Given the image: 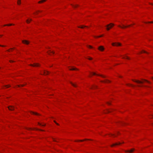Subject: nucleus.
<instances>
[{"mask_svg": "<svg viewBox=\"0 0 153 153\" xmlns=\"http://www.w3.org/2000/svg\"><path fill=\"white\" fill-rule=\"evenodd\" d=\"M114 25L112 23H110V24L107 25L106 26L107 27L106 28V29L108 30H109Z\"/></svg>", "mask_w": 153, "mask_h": 153, "instance_id": "f257e3e1", "label": "nucleus"}, {"mask_svg": "<svg viewBox=\"0 0 153 153\" xmlns=\"http://www.w3.org/2000/svg\"><path fill=\"white\" fill-rule=\"evenodd\" d=\"M112 45L113 46H120L121 45V44L120 43H118V42H114V43H113L112 44Z\"/></svg>", "mask_w": 153, "mask_h": 153, "instance_id": "f03ea898", "label": "nucleus"}, {"mask_svg": "<svg viewBox=\"0 0 153 153\" xmlns=\"http://www.w3.org/2000/svg\"><path fill=\"white\" fill-rule=\"evenodd\" d=\"M9 109L11 111H13L14 110V107L13 106H10L8 107Z\"/></svg>", "mask_w": 153, "mask_h": 153, "instance_id": "7ed1b4c3", "label": "nucleus"}, {"mask_svg": "<svg viewBox=\"0 0 153 153\" xmlns=\"http://www.w3.org/2000/svg\"><path fill=\"white\" fill-rule=\"evenodd\" d=\"M130 26V25H129L128 26H125L124 25H122V26H120V25H119L118 26L122 28H126L127 27H128L129 26Z\"/></svg>", "mask_w": 153, "mask_h": 153, "instance_id": "20e7f679", "label": "nucleus"}, {"mask_svg": "<svg viewBox=\"0 0 153 153\" xmlns=\"http://www.w3.org/2000/svg\"><path fill=\"white\" fill-rule=\"evenodd\" d=\"M22 42L24 43V44H27V45H28L29 44V42L28 41H27V40H23L22 41Z\"/></svg>", "mask_w": 153, "mask_h": 153, "instance_id": "39448f33", "label": "nucleus"}, {"mask_svg": "<svg viewBox=\"0 0 153 153\" xmlns=\"http://www.w3.org/2000/svg\"><path fill=\"white\" fill-rule=\"evenodd\" d=\"M133 81L135 82H136L138 83H142L143 82L142 81H140L138 80H133Z\"/></svg>", "mask_w": 153, "mask_h": 153, "instance_id": "423d86ee", "label": "nucleus"}, {"mask_svg": "<svg viewBox=\"0 0 153 153\" xmlns=\"http://www.w3.org/2000/svg\"><path fill=\"white\" fill-rule=\"evenodd\" d=\"M104 48L102 46H100L98 48V49L100 51H102L104 50Z\"/></svg>", "mask_w": 153, "mask_h": 153, "instance_id": "0eeeda50", "label": "nucleus"}, {"mask_svg": "<svg viewBox=\"0 0 153 153\" xmlns=\"http://www.w3.org/2000/svg\"><path fill=\"white\" fill-rule=\"evenodd\" d=\"M30 65L34 67H38L39 66V64L38 63H34L33 64H31Z\"/></svg>", "mask_w": 153, "mask_h": 153, "instance_id": "6e6552de", "label": "nucleus"}, {"mask_svg": "<svg viewBox=\"0 0 153 153\" xmlns=\"http://www.w3.org/2000/svg\"><path fill=\"white\" fill-rule=\"evenodd\" d=\"M49 72L46 71H44L43 72V73L42 74H44L45 75H47L49 74Z\"/></svg>", "mask_w": 153, "mask_h": 153, "instance_id": "1a4fd4ad", "label": "nucleus"}, {"mask_svg": "<svg viewBox=\"0 0 153 153\" xmlns=\"http://www.w3.org/2000/svg\"><path fill=\"white\" fill-rule=\"evenodd\" d=\"M91 73L93 75H97L98 76H100L103 78L105 77V76H103V75H98V74L97 75V74L95 73H94V72H93V73Z\"/></svg>", "mask_w": 153, "mask_h": 153, "instance_id": "9d476101", "label": "nucleus"}, {"mask_svg": "<svg viewBox=\"0 0 153 153\" xmlns=\"http://www.w3.org/2000/svg\"><path fill=\"white\" fill-rule=\"evenodd\" d=\"M121 144V143H120V142H119L118 143H116L113 144L112 145H111V147H113V146H114L117 145H119V144Z\"/></svg>", "mask_w": 153, "mask_h": 153, "instance_id": "9b49d317", "label": "nucleus"}, {"mask_svg": "<svg viewBox=\"0 0 153 153\" xmlns=\"http://www.w3.org/2000/svg\"><path fill=\"white\" fill-rule=\"evenodd\" d=\"M27 129H28V130H29V129H32V130H34L35 129H36V130H40V131H44L43 130H42V129H38V128H34L33 129H32L30 128H27Z\"/></svg>", "mask_w": 153, "mask_h": 153, "instance_id": "f8f14e48", "label": "nucleus"}, {"mask_svg": "<svg viewBox=\"0 0 153 153\" xmlns=\"http://www.w3.org/2000/svg\"><path fill=\"white\" fill-rule=\"evenodd\" d=\"M101 82H110V81L106 79L105 81H101Z\"/></svg>", "mask_w": 153, "mask_h": 153, "instance_id": "ddd939ff", "label": "nucleus"}, {"mask_svg": "<svg viewBox=\"0 0 153 153\" xmlns=\"http://www.w3.org/2000/svg\"><path fill=\"white\" fill-rule=\"evenodd\" d=\"M134 150V149H131V150H130V151H129V150H127V151H126V152H133V151Z\"/></svg>", "mask_w": 153, "mask_h": 153, "instance_id": "4468645a", "label": "nucleus"}, {"mask_svg": "<svg viewBox=\"0 0 153 153\" xmlns=\"http://www.w3.org/2000/svg\"><path fill=\"white\" fill-rule=\"evenodd\" d=\"M32 20L31 19H27V20H26V21L27 23H29L30 22V21H31Z\"/></svg>", "mask_w": 153, "mask_h": 153, "instance_id": "2eb2a0df", "label": "nucleus"}, {"mask_svg": "<svg viewBox=\"0 0 153 153\" xmlns=\"http://www.w3.org/2000/svg\"><path fill=\"white\" fill-rule=\"evenodd\" d=\"M46 1V0H41V1H39L38 3H42V2L45 1Z\"/></svg>", "mask_w": 153, "mask_h": 153, "instance_id": "dca6fc26", "label": "nucleus"}, {"mask_svg": "<svg viewBox=\"0 0 153 153\" xmlns=\"http://www.w3.org/2000/svg\"><path fill=\"white\" fill-rule=\"evenodd\" d=\"M70 70H78V69H77L76 68H71L70 69Z\"/></svg>", "mask_w": 153, "mask_h": 153, "instance_id": "f3484780", "label": "nucleus"}, {"mask_svg": "<svg viewBox=\"0 0 153 153\" xmlns=\"http://www.w3.org/2000/svg\"><path fill=\"white\" fill-rule=\"evenodd\" d=\"M84 27H87V26H86L82 25L80 26H79L78 27L80 28H83Z\"/></svg>", "mask_w": 153, "mask_h": 153, "instance_id": "a211bd4d", "label": "nucleus"}, {"mask_svg": "<svg viewBox=\"0 0 153 153\" xmlns=\"http://www.w3.org/2000/svg\"><path fill=\"white\" fill-rule=\"evenodd\" d=\"M30 113L32 114H36V115H39V114L37 113L34 112H32V111H31Z\"/></svg>", "mask_w": 153, "mask_h": 153, "instance_id": "6ab92c4d", "label": "nucleus"}, {"mask_svg": "<svg viewBox=\"0 0 153 153\" xmlns=\"http://www.w3.org/2000/svg\"><path fill=\"white\" fill-rule=\"evenodd\" d=\"M51 53H52L53 54L54 53V52L53 51H50L49 53L48 54H51Z\"/></svg>", "mask_w": 153, "mask_h": 153, "instance_id": "aec40b11", "label": "nucleus"}, {"mask_svg": "<svg viewBox=\"0 0 153 153\" xmlns=\"http://www.w3.org/2000/svg\"><path fill=\"white\" fill-rule=\"evenodd\" d=\"M21 0H18L17 4H18L19 5L21 4Z\"/></svg>", "mask_w": 153, "mask_h": 153, "instance_id": "412c9836", "label": "nucleus"}, {"mask_svg": "<svg viewBox=\"0 0 153 153\" xmlns=\"http://www.w3.org/2000/svg\"><path fill=\"white\" fill-rule=\"evenodd\" d=\"M70 83L72 84V85L73 86H74V87H76V85L75 84H74L72 82H71Z\"/></svg>", "mask_w": 153, "mask_h": 153, "instance_id": "4be33fe9", "label": "nucleus"}, {"mask_svg": "<svg viewBox=\"0 0 153 153\" xmlns=\"http://www.w3.org/2000/svg\"><path fill=\"white\" fill-rule=\"evenodd\" d=\"M13 25V24H7V25H4V26H11V25Z\"/></svg>", "mask_w": 153, "mask_h": 153, "instance_id": "5701e85b", "label": "nucleus"}, {"mask_svg": "<svg viewBox=\"0 0 153 153\" xmlns=\"http://www.w3.org/2000/svg\"><path fill=\"white\" fill-rule=\"evenodd\" d=\"M38 124L39 125H40V126H45V125H42V124H41V123H38Z\"/></svg>", "mask_w": 153, "mask_h": 153, "instance_id": "b1692460", "label": "nucleus"}, {"mask_svg": "<svg viewBox=\"0 0 153 153\" xmlns=\"http://www.w3.org/2000/svg\"><path fill=\"white\" fill-rule=\"evenodd\" d=\"M78 6V5L77 4H76L75 5H73V6L74 8H76Z\"/></svg>", "mask_w": 153, "mask_h": 153, "instance_id": "393cba45", "label": "nucleus"}, {"mask_svg": "<svg viewBox=\"0 0 153 153\" xmlns=\"http://www.w3.org/2000/svg\"><path fill=\"white\" fill-rule=\"evenodd\" d=\"M123 58L129 59V58L128 57H127V56H125V57H123Z\"/></svg>", "mask_w": 153, "mask_h": 153, "instance_id": "a878e982", "label": "nucleus"}, {"mask_svg": "<svg viewBox=\"0 0 153 153\" xmlns=\"http://www.w3.org/2000/svg\"><path fill=\"white\" fill-rule=\"evenodd\" d=\"M103 36V35H101L100 36H94V37L95 38H98V37H102Z\"/></svg>", "mask_w": 153, "mask_h": 153, "instance_id": "bb28decb", "label": "nucleus"}, {"mask_svg": "<svg viewBox=\"0 0 153 153\" xmlns=\"http://www.w3.org/2000/svg\"><path fill=\"white\" fill-rule=\"evenodd\" d=\"M5 87H6L7 88H8V87H10V85H6L5 86Z\"/></svg>", "mask_w": 153, "mask_h": 153, "instance_id": "cd10ccee", "label": "nucleus"}, {"mask_svg": "<svg viewBox=\"0 0 153 153\" xmlns=\"http://www.w3.org/2000/svg\"><path fill=\"white\" fill-rule=\"evenodd\" d=\"M144 81H146V82H147L148 83H150V82H149V81L147 80H146V79H143Z\"/></svg>", "mask_w": 153, "mask_h": 153, "instance_id": "c85d7f7f", "label": "nucleus"}, {"mask_svg": "<svg viewBox=\"0 0 153 153\" xmlns=\"http://www.w3.org/2000/svg\"><path fill=\"white\" fill-rule=\"evenodd\" d=\"M96 88V86H92L91 87H90V88L91 89H92V88Z\"/></svg>", "mask_w": 153, "mask_h": 153, "instance_id": "c756f323", "label": "nucleus"}, {"mask_svg": "<svg viewBox=\"0 0 153 153\" xmlns=\"http://www.w3.org/2000/svg\"><path fill=\"white\" fill-rule=\"evenodd\" d=\"M54 123H56L57 125H59V124L58 123H57L54 120Z\"/></svg>", "mask_w": 153, "mask_h": 153, "instance_id": "7c9ffc66", "label": "nucleus"}, {"mask_svg": "<svg viewBox=\"0 0 153 153\" xmlns=\"http://www.w3.org/2000/svg\"><path fill=\"white\" fill-rule=\"evenodd\" d=\"M142 52H144V53H147V52H146V51H143L142 52H141V53H142Z\"/></svg>", "mask_w": 153, "mask_h": 153, "instance_id": "2f4dec72", "label": "nucleus"}, {"mask_svg": "<svg viewBox=\"0 0 153 153\" xmlns=\"http://www.w3.org/2000/svg\"><path fill=\"white\" fill-rule=\"evenodd\" d=\"M88 47L90 48H92V47L91 45H88Z\"/></svg>", "mask_w": 153, "mask_h": 153, "instance_id": "473e14b6", "label": "nucleus"}, {"mask_svg": "<svg viewBox=\"0 0 153 153\" xmlns=\"http://www.w3.org/2000/svg\"><path fill=\"white\" fill-rule=\"evenodd\" d=\"M130 85L132 87H134V85H132V84H130Z\"/></svg>", "mask_w": 153, "mask_h": 153, "instance_id": "72a5a7b5", "label": "nucleus"}, {"mask_svg": "<svg viewBox=\"0 0 153 153\" xmlns=\"http://www.w3.org/2000/svg\"><path fill=\"white\" fill-rule=\"evenodd\" d=\"M87 140V139H85V140H79L80 141H84V140Z\"/></svg>", "mask_w": 153, "mask_h": 153, "instance_id": "f704fd0d", "label": "nucleus"}, {"mask_svg": "<svg viewBox=\"0 0 153 153\" xmlns=\"http://www.w3.org/2000/svg\"><path fill=\"white\" fill-rule=\"evenodd\" d=\"M88 59H89V60H92V58H91H91H88Z\"/></svg>", "mask_w": 153, "mask_h": 153, "instance_id": "c9c22d12", "label": "nucleus"}, {"mask_svg": "<svg viewBox=\"0 0 153 153\" xmlns=\"http://www.w3.org/2000/svg\"><path fill=\"white\" fill-rule=\"evenodd\" d=\"M25 85V84H22L21 85V86L23 87Z\"/></svg>", "mask_w": 153, "mask_h": 153, "instance_id": "e433bc0d", "label": "nucleus"}, {"mask_svg": "<svg viewBox=\"0 0 153 153\" xmlns=\"http://www.w3.org/2000/svg\"><path fill=\"white\" fill-rule=\"evenodd\" d=\"M107 104H108V105H110V103L109 102H107Z\"/></svg>", "mask_w": 153, "mask_h": 153, "instance_id": "4c0bfd02", "label": "nucleus"}, {"mask_svg": "<svg viewBox=\"0 0 153 153\" xmlns=\"http://www.w3.org/2000/svg\"><path fill=\"white\" fill-rule=\"evenodd\" d=\"M148 23H153V22H148Z\"/></svg>", "mask_w": 153, "mask_h": 153, "instance_id": "58836bf2", "label": "nucleus"}, {"mask_svg": "<svg viewBox=\"0 0 153 153\" xmlns=\"http://www.w3.org/2000/svg\"><path fill=\"white\" fill-rule=\"evenodd\" d=\"M110 112V111H109V110H108V111H107V112Z\"/></svg>", "mask_w": 153, "mask_h": 153, "instance_id": "ea45409f", "label": "nucleus"}, {"mask_svg": "<svg viewBox=\"0 0 153 153\" xmlns=\"http://www.w3.org/2000/svg\"><path fill=\"white\" fill-rule=\"evenodd\" d=\"M0 46H2V47H4V46H3V45H0Z\"/></svg>", "mask_w": 153, "mask_h": 153, "instance_id": "a19ab883", "label": "nucleus"}, {"mask_svg": "<svg viewBox=\"0 0 153 153\" xmlns=\"http://www.w3.org/2000/svg\"><path fill=\"white\" fill-rule=\"evenodd\" d=\"M142 86L141 85H138V86H139V87H140V86Z\"/></svg>", "mask_w": 153, "mask_h": 153, "instance_id": "79ce46f5", "label": "nucleus"}, {"mask_svg": "<svg viewBox=\"0 0 153 153\" xmlns=\"http://www.w3.org/2000/svg\"><path fill=\"white\" fill-rule=\"evenodd\" d=\"M18 87H20V86L19 85H18Z\"/></svg>", "mask_w": 153, "mask_h": 153, "instance_id": "37998d69", "label": "nucleus"}, {"mask_svg": "<svg viewBox=\"0 0 153 153\" xmlns=\"http://www.w3.org/2000/svg\"><path fill=\"white\" fill-rule=\"evenodd\" d=\"M150 4H151V5H153V4H152V3H149Z\"/></svg>", "mask_w": 153, "mask_h": 153, "instance_id": "c03bdc74", "label": "nucleus"}, {"mask_svg": "<svg viewBox=\"0 0 153 153\" xmlns=\"http://www.w3.org/2000/svg\"><path fill=\"white\" fill-rule=\"evenodd\" d=\"M10 62H13V61H10Z\"/></svg>", "mask_w": 153, "mask_h": 153, "instance_id": "a18cd8bd", "label": "nucleus"}, {"mask_svg": "<svg viewBox=\"0 0 153 153\" xmlns=\"http://www.w3.org/2000/svg\"><path fill=\"white\" fill-rule=\"evenodd\" d=\"M7 51H9H9H10L9 50H8Z\"/></svg>", "mask_w": 153, "mask_h": 153, "instance_id": "49530a36", "label": "nucleus"}, {"mask_svg": "<svg viewBox=\"0 0 153 153\" xmlns=\"http://www.w3.org/2000/svg\"><path fill=\"white\" fill-rule=\"evenodd\" d=\"M53 141H56L54 140V139H53Z\"/></svg>", "mask_w": 153, "mask_h": 153, "instance_id": "de8ad7c7", "label": "nucleus"}, {"mask_svg": "<svg viewBox=\"0 0 153 153\" xmlns=\"http://www.w3.org/2000/svg\"><path fill=\"white\" fill-rule=\"evenodd\" d=\"M119 77H121V76H119Z\"/></svg>", "mask_w": 153, "mask_h": 153, "instance_id": "09e8293b", "label": "nucleus"}, {"mask_svg": "<svg viewBox=\"0 0 153 153\" xmlns=\"http://www.w3.org/2000/svg\"><path fill=\"white\" fill-rule=\"evenodd\" d=\"M111 135H115L114 134H111Z\"/></svg>", "mask_w": 153, "mask_h": 153, "instance_id": "8fccbe9b", "label": "nucleus"}, {"mask_svg": "<svg viewBox=\"0 0 153 153\" xmlns=\"http://www.w3.org/2000/svg\"><path fill=\"white\" fill-rule=\"evenodd\" d=\"M145 23H147V22H145Z\"/></svg>", "mask_w": 153, "mask_h": 153, "instance_id": "3c124183", "label": "nucleus"}, {"mask_svg": "<svg viewBox=\"0 0 153 153\" xmlns=\"http://www.w3.org/2000/svg\"><path fill=\"white\" fill-rule=\"evenodd\" d=\"M38 11L39 12H41V11Z\"/></svg>", "mask_w": 153, "mask_h": 153, "instance_id": "603ef678", "label": "nucleus"}, {"mask_svg": "<svg viewBox=\"0 0 153 153\" xmlns=\"http://www.w3.org/2000/svg\"><path fill=\"white\" fill-rule=\"evenodd\" d=\"M0 36H2V35H0Z\"/></svg>", "mask_w": 153, "mask_h": 153, "instance_id": "864d4df0", "label": "nucleus"}, {"mask_svg": "<svg viewBox=\"0 0 153 153\" xmlns=\"http://www.w3.org/2000/svg\"><path fill=\"white\" fill-rule=\"evenodd\" d=\"M10 49L12 50L13 49V48H11Z\"/></svg>", "mask_w": 153, "mask_h": 153, "instance_id": "5fc2aeb1", "label": "nucleus"}, {"mask_svg": "<svg viewBox=\"0 0 153 153\" xmlns=\"http://www.w3.org/2000/svg\"><path fill=\"white\" fill-rule=\"evenodd\" d=\"M152 79L153 80V77L152 78Z\"/></svg>", "mask_w": 153, "mask_h": 153, "instance_id": "6e6d98bb", "label": "nucleus"}]
</instances>
